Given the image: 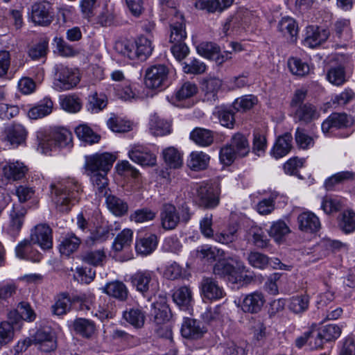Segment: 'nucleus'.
Segmentation results:
<instances>
[{
    "label": "nucleus",
    "instance_id": "1",
    "mask_svg": "<svg viewBox=\"0 0 355 355\" xmlns=\"http://www.w3.org/2000/svg\"><path fill=\"white\" fill-rule=\"evenodd\" d=\"M83 191L82 186L74 179H63L50 184L51 202L62 214L69 213L80 202Z\"/></svg>",
    "mask_w": 355,
    "mask_h": 355
},
{
    "label": "nucleus",
    "instance_id": "2",
    "mask_svg": "<svg viewBox=\"0 0 355 355\" xmlns=\"http://www.w3.org/2000/svg\"><path fill=\"white\" fill-rule=\"evenodd\" d=\"M80 80L78 71L63 64H57L53 67V88L58 92L69 90Z\"/></svg>",
    "mask_w": 355,
    "mask_h": 355
},
{
    "label": "nucleus",
    "instance_id": "3",
    "mask_svg": "<svg viewBox=\"0 0 355 355\" xmlns=\"http://www.w3.org/2000/svg\"><path fill=\"white\" fill-rule=\"evenodd\" d=\"M245 271V266L237 256L220 259L214 265L213 272L220 277H227L236 282L238 277Z\"/></svg>",
    "mask_w": 355,
    "mask_h": 355
},
{
    "label": "nucleus",
    "instance_id": "4",
    "mask_svg": "<svg viewBox=\"0 0 355 355\" xmlns=\"http://www.w3.org/2000/svg\"><path fill=\"white\" fill-rule=\"evenodd\" d=\"M171 309L164 298H161L151 304L150 318L156 325H165L171 318ZM159 336H168L171 335V330L167 326H163L157 329Z\"/></svg>",
    "mask_w": 355,
    "mask_h": 355
},
{
    "label": "nucleus",
    "instance_id": "5",
    "mask_svg": "<svg viewBox=\"0 0 355 355\" xmlns=\"http://www.w3.org/2000/svg\"><path fill=\"white\" fill-rule=\"evenodd\" d=\"M84 168L87 175H92L93 173H107L116 160V157L109 153H96L85 157Z\"/></svg>",
    "mask_w": 355,
    "mask_h": 355
},
{
    "label": "nucleus",
    "instance_id": "6",
    "mask_svg": "<svg viewBox=\"0 0 355 355\" xmlns=\"http://www.w3.org/2000/svg\"><path fill=\"white\" fill-rule=\"evenodd\" d=\"M219 192L213 186L207 183H202L197 186L194 202L199 207L204 209H213L219 204Z\"/></svg>",
    "mask_w": 355,
    "mask_h": 355
},
{
    "label": "nucleus",
    "instance_id": "7",
    "mask_svg": "<svg viewBox=\"0 0 355 355\" xmlns=\"http://www.w3.org/2000/svg\"><path fill=\"white\" fill-rule=\"evenodd\" d=\"M130 281L132 287L143 295L155 291L156 288V275L151 270H137L130 276Z\"/></svg>",
    "mask_w": 355,
    "mask_h": 355
},
{
    "label": "nucleus",
    "instance_id": "8",
    "mask_svg": "<svg viewBox=\"0 0 355 355\" xmlns=\"http://www.w3.org/2000/svg\"><path fill=\"white\" fill-rule=\"evenodd\" d=\"M100 297L96 300L94 296H89L86 300L81 304V309L91 310L94 313L95 316L98 317L101 320L112 318L114 315V307L112 302Z\"/></svg>",
    "mask_w": 355,
    "mask_h": 355
},
{
    "label": "nucleus",
    "instance_id": "9",
    "mask_svg": "<svg viewBox=\"0 0 355 355\" xmlns=\"http://www.w3.org/2000/svg\"><path fill=\"white\" fill-rule=\"evenodd\" d=\"M203 300L216 301L223 298L226 293L218 281L212 277H203L199 284Z\"/></svg>",
    "mask_w": 355,
    "mask_h": 355
},
{
    "label": "nucleus",
    "instance_id": "10",
    "mask_svg": "<svg viewBox=\"0 0 355 355\" xmlns=\"http://www.w3.org/2000/svg\"><path fill=\"white\" fill-rule=\"evenodd\" d=\"M168 69L164 64H156L148 68L145 74V84L147 87L157 89L166 86Z\"/></svg>",
    "mask_w": 355,
    "mask_h": 355
},
{
    "label": "nucleus",
    "instance_id": "11",
    "mask_svg": "<svg viewBox=\"0 0 355 355\" xmlns=\"http://www.w3.org/2000/svg\"><path fill=\"white\" fill-rule=\"evenodd\" d=\"M26 137L27 131L22 125L12 123L4 128L1 140L16 148L25 142Z\"/></svg>",
    "mask_w": 355,
    "mask_h": 355
},
{
    "label": "nucleus",
    "instance_id": "12",
    "mask_svg": "<svg viewBox=\"0 0 355 355\" xmlns=\"http://www.w3.org/2000/svg\"><path fill=\"white\" fill-rule=\"evenodd\" d=\"M30 239L43 250H49L53 246L52 230L46 224H39L31 230Z\"/></svg>",
    "mask_w": 355,
    "mask_h": 355
},
{
    "label": "nucleus",
    "instance_id": "13",
    "mask_svg": "<svg viewBox=\"0 0 355 355\" xmlns=\"http://www.w3.org/2000/svg\"><path fill=\"white\" fill-rule=\"evenodd\" d=\"M130 159L142 166L156 165L157 157L147 147L135 145L128 152Z\"/></svg>",
    "mask_w": 355,
    "mask_h": 355
},
{
    "label": "nucleus",
    "instance_id": "14",
    "mask_svg": "<svg viewBox=\"0 0 355 355\" xmlns=\"http://www.w3.org/2000/svg\"><path fill=\"white\" fill-rule=\"evenodd\" d=\"M173 15L170 19V42H184L187 38L186 24L184 16L178 10H172Z\"/></svg>",
    "mask_w": 355,
    "mask_h": 355
},
{
    "label": "nucleus",
    "instance_id": "15",
    "mask_svg": "<svg viewBox=\"0 0 355 355\" xmlns=\"http://www.w3.org/2000/svg\"><path fill=\"white\" fill-rule=\"evenodd\" d=\"M50 10V4L46 1L35 3L31 7V17L32 21L40 26L49 25L53 19V15Z\"/></svg>",
    "mask_w": 355,
    "mask_h": 355
},
{
    "label": "nucleus",
    "instance_id": "16",
    "mask_svg": "<svg viewBox=\"0 0 355 355\" xmlns=\"http://www.w3.org/2000/svg\"><path fill=\"white\" fill-rule=\"evenodd\" d=\"M341 328L335 324H329L322 327L315 338L314 344L310 340V345L314 348L322 347L324 343L331 342L338 338L341 334Z\"/></svg>",
    "mask_w": 355,
    "mask_h": 355
},
{
    "label": "nucleus",
    "instance_id": "17",
    "mask_svg": "<svg viewBox=\"0 0 355 355\" xmlns=\"http://www.w3.org/2000/svg\"><path fill=\"white\" fill-rule=\"evenodd\" d=\"M160 220L164 230H174L180 223L176 207L171 203H164L160 211Z\"/></svg>",
    "mask_w": 355,
    "mask_h": 355
},
{
    "label": "nucleus",
    "instance_id": "18",
    "mask_svg": "<svg viewBox=\"0 0 355 355\" xmlns=\"http://www.w3.org/2000/svg\"><path fill=\"white\" fill-rule=\"evenodd\" d=\"M248 12L238 10L233 15L228 17L223 24L222 31L225 36L237 34L245 22V15Z\"/></svg>",
    "mask_w": 355,
    "mask_h": 355
},
{
    "label": "nucleus",
    "instance_id": "19",
    "mask_svg": "<svg viewBox=\"0 0 355 355\" xmlns=\"http://www.w3.org/2000/svg\"><path fill=\"white\" fill-rule=\"evenodd\" d=\"M35 244L31 239L21 241L15 248L16 256L21 259L39 262L42 259V254L34 248Z\"/></svg>",
    "mask_w": 355,
    "mask_h": 355
},
{
    "label": "nucleus",
    "instance_id": "20",
    "mask_svg": "<svg viewBox=\"0 0 355 355\" xmlns=\"http://www.w3.org/2000/svg\"><path fill=\"white\" fill-rule=\"evenodd\" d=\"M266 302L265 297L261 292L255 291L246 295L241 303V309L245 313H259Z\"/></svg>",
    "mask_w": 355,
    "mask_h": 355
},
{
    "label": "nucleus",
    "instance_id": "21",
    "mask_svg": "<svg viewBox=\"0 0 355 355\" xmlns=\"http://www.w3.org/2000/svg\"><path fill=\"white\" fill-rule=\"evenodd\" d=\"M27 210L21 204H14L10 211V224L8 231L10 234L15 236L18 234L24 224Z\"/></svg>",
    "mask_w": 355,
    "mask_h": 355
},
{
    "label": "nucleus",
    "instance_id": "22",
    "mask_svg": "<svg viewBox=\"0 0 355 355\" xmlns=\"http://www.w3.org/2000/svg\"><path fill=\"white\" fill-rule=\"evenodd\" d=\"M33 342L35 345H38V348L41 351L44 352H51L57 347L54 334L49 331L42 329L37 331Z\"/></svg>",
    "mask_w": 355,
    "mask_h": 355
},
{
    "label": "nucleus",
    "instance_id": "23",
    "mask_svg": "<svg viewBox=\"0 0 355 355\" xmlns=\"http://www.w3.org/2000/svg\"><path fill=\"white\" fill-rule=\"evenodd\" d=\"M299 229L304 232L314 233L320 228L318 217L311 211H304L297 217Z\"/></svg>",
    "mask_w": 355,
    "mask_h": 355
},
{
    "label": "nucleus",
    "instance_id": "24",
    "mask_svg": "<svg viewBox=\"0 0 355 355\" xmlns=\"http://www.w3.org/2000/svg\"><path fill=\"white\" fill-rule=\"evenodd\" d=\"M234 0H198L195 7L199 10H205L209 13L222 12L229 8Z\"/></svg>",
    "mask_w": 355,
    "mask_h": 355
},
{
    "label": "nucleus",
    "instance_id": "25",
    "mask_svg": "<svg viewBox=\"0 0 355 355\" xmlns=\"http://www.w3.org/2000/svg\"><path fill=\"white\" fill-rule=\"evenodd\" d=\"M205 330L201 327L200 322L195 319L184 318L182 327V336L189 339H198L205 334Z\"/></svg>",
    "mask_w": 355,
    "mask_h": 355
},
{
    "label": "nucleus",
    "instance_id": "26",
    "mask_svg": "<svg viewBox=\"0 0 355 355\" xmlns=\"http://www.w3.org/2000/svg\"><path fill=\"white\" fill-rule=\"evenodd\" d=\"M349 120L345 113L334 112L322 123L323 132H329L334 129H341L348 126Z\"/></svg>",
    "mask_w": 355,
    "mask_h": 355
},
{
    "label": "nucleus",
    "instance_id": "27",
    "mask_svg": "<svg viewBox=\"0 0 355 355\" xmlns=\"http://www.w3.org/2000/svg\"><path fill=\"white\" fill-rule=\"evenodd\" d=\"M306 35L304 45L314 48L327 40L329 32L324 29H320L317 26H310L306 28Z\"/></svg>",
    "mask_w": 355,
    "mask_h": 355
},
{
    "label": "nucleus",
    "instance_id": "28",
    "mask_svg": "<svg viewBox=\"0 0 355 355\" xmlns=\"http://www.w3.org/2000/svg\"><path fill=\"white\" fill-rule=\"evenodd\" d=\"M319 116L320 112L318 111L315 106L309 103H304V105H299V106L295 109V119L304 123H309L318 119Z\"/></svg>",
    "mask_w": 355,
    "mask_h": 355
},
{
    "label": "nucleus",
    "instance_id": "29",
    "mask_svg": "<svg viewBox=\"0 0 355 355\" xmlns=\"http://www.w3.org/2000/svg\"><path fill=\"white\" fill-rule=\"evenodd\" d=\"M102 291L110 297H112L119 301L124 302L128 296V290L124 283L116 280L107 283Z\"/></svg>",
    "mask_w": 355,
    "mask_h": 355
},
{
    "label": "nucleus",
    "instance_id": "30",
    "mask_svg": "<svg viewBox=\"0 0 355 355\" xmlns=\"http://www.w3.org/2000/svg\"><path fill=\"white\" fill-rule=\"evenodd\" d=\"M277 29L291 42H295L297 40L298 26L293 18L290 17H282L278 22Z\"/></svg>",
    "mask_w": 355,
    "mask_h": 355
},
{
    "label": "nucleus",
    "instance_id": "31",
    "mask_svg": "<svg viewBox=\"0 0 355 355\" xmlns=\"http://www.w3.org/2000/svg\"><path fill=\"white\" fill-rule=\"evenodd\" d=\"M292 141L293 137L291 133L286 132L279 136L271 152L273 157L278 159L286 155L292 148Z\"/></svg>",
    "mask_w": 355,
    "mask_h": 355
},
{
    "label": "nucleus",
    "instance_id": "32",
    "mask_svg": "<svg viewBox=\"0 0 355 355\" xmlns=\"http://www.w3.org/2000/svg\"><path fill=\"white\" fill-rule=\"evenodd\" d=\"M28 171V168L20 162H10L3 168V175L9 180H19L22 179Z\"/></svg>",
    "mask_w": 355,
    "mask_h": 355
},
{
    "label": "nucleus",
    "instance_id": "33",
    "mask_svg": "<svg viewBox=\"0 0 355 355\" xmlns=\"http://www.w3.org/2000/svg\"><path fill=\"white\" fill-rule=\"evenodd\" d=\"M53 108V103L49 97H44L36 105L31 107L28 112L31 119H38L50 114Z\"/></svg>",
    "mask_w": 355,
    "mask_h": 355
},
{
    "label": "nucleus",
    "instance_id": "34",
    "mask_svg": "<svg viewBox=\"0 0 355 355\" xmlns=\"http://www.w3.org/2000/svg\"><path fill=\"white\" fill-rule=\"evenodd\" d=\"M157 243V237L155 234H146L137 241L136 251L141 255H148L156 249Z\"/></svg>",
    "mask_w": 355,
    "mask_h": 355
},
{
    "label": "nucleus",
    "instance_id": "35",
    "mask_svg": "<svg viewBox=\"0 0 355 355\" xmlns=\"http://www.w3.org/2000/svg\"><path fill=\"white\" fill-rule=\"evenodd\" d=\"M134 46L135 49L133 52L136 55L135 59L144 61L152 53L153 47L151 42L144 36L138 37Z\"/></svg>",
    "mask_w": 355,
    "mask_h": 355
},
{
    "label": "nucleus",
    "instance_id": "36",
    "mask_svg": "<svg viewBox=\"0 0 355 355\" xmlns=\"http://www.w3.org/2000/svg\"><path fill=\"white\" fill-rule=\"evenodd\" d=\"M190 138L197 145L206 147L214 141V132L208 129L196 128L191 133Z\"/></svg>",
    "mask_w": 355,
    "mask_h": 355
},
{
    "label": "nucleus",
    "instance_id": "37",
    "mask_svg": "<svg viewBox=\"0 0 355 355\" xmlns=\"http://www.w3.org/2000/svg\"><path fill=\"white\" fill-rule=\"evenodd\" d=\"M81 243V240L74 234H68L61 241L59 251L61 254L69 257L76 252Z\"/></svg>",
    "mask_w": 355,
    "mask_h": 355
},
{
    "label": "nucleus",
    "instance_id": "38",
    "mask_svg": "<svg viewBox=\"0 0 355 355\" xmlns=\"http://www.w3.org/2000/svg\"><path fill=\"white\" fill-rule=\"evenodd\" d=\"M338 225L345 234L355 230V212L351 209L343 211L338 216Z\"/></svg>",
    "mask_w": 355,
    "mask_h": 355
},
{
    "label": "nucleus",
    "instance_id": "39",
    "mask_svg": "<svg viewBox=\"0 0 355 355\" xmlns=\"http://www.w3.org/2000/svg\"><path fill=\"white\" fill-rule=\"evenodd\" d=\"M105 203L108 209L117 216L125 214L128 209V204L124 200L112 194H107Z\"/></svg>",
    "mask_w": 355,
    "mask_h": 355
},
{
    "label": "nucleus",
    "instance_id": "40",
    "mask_svg": "<svg viewBox=\"0 0 355 355\" xmlns=\"http://www.w3.org/2000/svg\"><path fill=\"white\" fill-rule=\"evenodd\" d=\"M149 125L150 132L155 136H164L171 132V124L157 114L151 116Z\"/></svg>",
    "mask_w": 355,
    "mask_h": 355
},
{
    "label": "nucleus",
    "instance_id": "41",
    "mask_svg": "<svg viewBox=\"0 0 355 355\" xmlns=\"http://www.w3.org/2000/svg\"><path fill=\"white\" fill-rule=\"evenodd\" d=\"M209 159V156L203 152H192L187 165L193 171H202L207 168Z\"/></svg>",
    "mask_w": 355,
    "mask_h": 355
},
{
    "label": "nucleus",
    "instance_id": "42",
    "mask_svg": "<svg viewBox=\"0 0 355 355\" xmlns=\"http://www.w3.org/2000/svg\"><path fill=\"white\" fill-rule=\"evenodd\" d=\"M74 331L85 338H91L96 331L95 324L87 319L78 318L73 322Z\"/></svg>",
    "mask_w": 355,
    "mask_h": 355
},
{
    "label": "nucleus",
    "instance_id": "43",
    "mask_svg": "<svg viewBox=\"0 0 355 355\" xmlns=\"http://www.w3.org/2000/svg\"><path fill=\"white\" fill-rule=\"evenodd\" d=\"M196 257L208 261H214L217 257L225 256V252L222 249L209 245H202L196 250Z\"/></svg>",
    "mask_w": 355,
    "mask_h": 355
},
{
    "label": "nucleus",
    "instance_id": "44",
    "mask_svg": "<svg viewBox=\"0 0 355 355\" xmlns=\"http://www.w3.org/2000/svg\"><path fill=\"white\" fill-rule=\"evenodd\" d=\"M162 156L166 164L173 168H179L182 165V155L174 147H168L163 150Z\"/></svg>",
    "mask_w": 355,
    "mask_h": 355
},
{
    "label": "nucleus",
    "instance_id": "45",
    "mask_svg": "<svg viewBox=\"0 0 355 355\" xmlns=\"http://www.w3.org/2000/svg\"><path fill=\"white\" fill-rule=\"evenodd\" d=\"M309 302L310 297L307 295L293 296L289 300L288 307L293 313L300 314L309 309Z\"/></svg>",
    "mask_w": 355,
    "mask_h": 355
},
{
    "label": "nucleus",
    "instance_id": "46",
    "mask_svg": "<svg viewBox=\"0 0 355 355\" xmlns=\"http://www.w3.org/2000/svg\"><path fill=\"white\" fill-rule=\"evenodd\" d=\"M123 318L135 328H141L145 322L144 312L139 309H130L123 313Z\"/></svg>",
    "mask_w": 355,
    "mask_h": 355
},
{
    "label": "nucleus",
    "instance_id": "47",
    "mask_svg": "<svg viewBox=\"0 0 355 355\" xmlns=\"http://www.w3.org/2000/svg\"><path fill=\"white\" fill-rule=\"evenodd\" d=\"M238 227L236 225L228 226L221 232H217L214 236V240L218 243L228 245L233 243L237 239Z\"/></svg>",
    "mask_w": 355,
    "mask_h": 355
},
{
    "label": "nucleus",
    "instance_id": "48",
    "mask_svg": "<svg viewBox=\"0 0 355 355\" xmlns=\"http://www.w3.org/2000/svg\"><path fill=\"white\" fill-rule=\"evenodd\" d=\"M51 137L55 142V146L60 147L69 146L72 142V134L67 128H56L51 133Z\"/></svg>",
    "mask_w": 355,
    "mask_h": 355
},
{
    "label": "nucleus",
    "instance_id": "49",
    "mask_svg": "<svg viewBox=\"0 0 355 355\" xmlns=\"http://www.w3.org/2000/svg\"><path fill=\"white\" fill-rule=\"evenodd\" d=\"M61 107L70 113H76L82 107L80 99L75 95H65L60 97Z\"/></svg>",
    "mask_w": 355,
    "mask_h": 355
},
{
    "label": "nucleus",
    "instance_id": "50",
    "mask_svg": "<svg viewBox=\"0 0 355 355\" xmlns=\"http://www.w3.org/2000/svg\"><path fill=\"white\" fill-rule=\"evenodd\" d=\"M354 173L351 171L338 172L328 178L324 182V187L327 190H333L334 187L338 184L343 183L345 181L353 180Z\"/></svg>",
    "mask_w": 355,
    "mask_h": 355
},
{
    "label": "nucleus",
    "instance_id": "51",
    "mask_svg": "<svg viewBox=\"0 0 355 355\" xmlns=\"http://www.w3.org/2000/svg\"><path fill=\"white\" fill-rule=\"evenodd\" d=\"M71 300L68 295L62 294L59 295L51 306L52 313L56 315H62L67 314L71 309Z\"/></svg>",
    "mask_w": 355,
    "mask_h": 355
},
{
    "label": "nucleus",
    "instance_id": "52",
    "mask_svg": "<svg viewBox=\"0 0 355 355\" xmlns=\"http://www.w3.org/2000/svg\"><path fill=\"white\" fill-rule=\"evenodd\" d=\"M75 133L80 140L89 144L97 143L100 139V136L94 132L87 125H80L76 127Z\"/></svg>",
    "mask_w": 355,
    "mask_h": 355
},
{
    "label": "nucleus",
    "instance_id": "53",
    "mask_svg": "<svg viewBox=\"0 0 355 355\" xmlns=\"http://www.w3.org/2000/svg\"><path fill=\"white\" fill-rule=\"evenodd\" d=\"M233 147L239 157L247 155L250 151L249 144L244 135L240 133L235 134L230 144Z\"/></svg>",
    "mask_w": 355,
    "mask_h": 355
},
{
    "label": "nucleus",
    "instance_id": "54",
    "mask_svg": "<svg viewBox=\"0 0 355 355\" xmlns=\"http://www.w3.org/2000/svg\"><path fill=\"white\" fill-rule=\"evenodd\" d=\"M132 241V231L130 229H125L114 239L112 248L116 252H120L130 246Z\"/></svg>",
    "mask_w": 355,
    "mask_h": 355
},
{
    "label": "nucleus",
    "instance_id": "55",
    "mask_svg": "<svg viewBox=\"0 0 355 355\" xmlns=\"http://www.w3.org/2000/svg\"><path fill=\"white\" fill-rule=\"evenodd\" d=\"M173 298L178 306L187 307L192 301L191 291L187 286H182L174 292Z\"/></svg>",
    "mask_w": 355,
    "mask_h": 355
},
{
    "label": "nucleus",
    "instance_id": "56",
    "mask_svg": "<svg viewBox=\"0 0 355 355\" xmlns=\"http://www.w3.org/2000/svg\"><path fill=\"white\" fill-rule=\"evenodd\" d=\"M105 258L106 255L103 250L87 251L81 256L84 262L94 266H102Z\"/></svg>",
    "mask_w": 355,
    "mask_h": 355
},
{
    "label": "nucleus",
    "instance_id": "57",
    "mask_svg": "<svg viewBox=\"0 0 355 355\" xmlns=\"http://www.w3.org/2000/svg\"><path fill=\"white\" fill-rule=\"evenodd\" d=\"M106 173H93L91 176L94 186L96 187V192L99 197H105L107 194V179Z\"/></svg>",
    "mask_w": 355,
    "mask_h": 355
},
{
    "label": "nucleus",
    "instance_id": "58",
    "mask_svg": "<svg viewBox=\"0 0 355 355\" xmlns=\"http://www.w3.org/2000/svg\"><path fill=\"white\" fill-rule=\"evenodd\" d=\"M290 232V229L282 220L274 223L269 230V234L275 241L279 243L284 236Z\"/></svg>",
    "mask_w": 355,
    "mask_h": 355
},
{
    "label": "nucleus",
    "instance_id": "59",
    "mask_svg": "<svg viewBox=\"0 0 355 355\" xmlns=\"http://www.w3.org/2000/svg\"><path fill=\"white\" fill-rule=\"evenodd\" d=\"M288 65L291 73L299 76L308 74L310 70L307 63L297 58H290L288 61Z\"/></svg>",
    "mask_w": 355,
    "mask_h": 355
},
{
    "label": "nucleus",
    "instance_id": "60",
    "mask_svg": "<svg viewBox=\"0 0 355 355\" xmlns=\"http://www.w3.org/2000/svg\"><path fill=\"white\" fill-rule=\"evenodd\" d=\"M247 259L249 264L255 268L264 269L269 265V258L258 252H250Z\"/></svg>",
    "mask_w": 355,
    "mask_h": 355
},
{
    "label": "nucleus",
    "instance_id": "61",
    "mask_svg": "<svg viewBox=\"0 0 355 355\" xmlns=\"http://www.w3.org/2000/svg\"><path fill=\"white\" fill-rule=\"evenodd\" d=\"M327 78L334 85H343L346 81L344 68L341 66L331 68L327 73Z\"/></svg>",
    "mask_w": 355,
    "mask_h": 355
},
{
    "label": "nucleus",
    "instance_id": "62",
    "mask_svg": "<svg viewBox=\"0 0 355 355\" xmlns=\"http://www.w3.org/2000/svg\"><path fill=\"white\" fill-rule=\"evenodd\" d=\"M156 216V212L148 208L139 209L135 211L130 216L132 221L135 223H145L153 220Z\"/></svg>",
    "mask_w": 355,
    "mask_h": 355
},
{
    "label": "nucleus",
    "instance_id": "63",
    "mask_svg": "<svg viewBox=\"0 0 355 355\" xmlns=\"http://www.w3.org/2000/svg\"><path fill=\"white\" fill-rule=\"evenodd\" d=\"M343 207V202L340 199L331 196H325L321 205V208L327 214L337 212L340 210Z\"/></svg>",
    "mask_w": 355,
    "mask_h": 355
},
{
    "label": "nucleus",
    "instance_id": "64",
    "mask_svg": "<svg viewBox=\"0 0 355 355\" xmlns=\"http://www.w3.org/2000/svg\"><path fill=\"white\" fill-rule=\"evenodd\" d=\"M197 51L202 56L213 60L220 52V48L212 42H202L197 46Z\"/></svg>",
    "mask_w": 355,
    "mask_h": 355
}]
</instances>
